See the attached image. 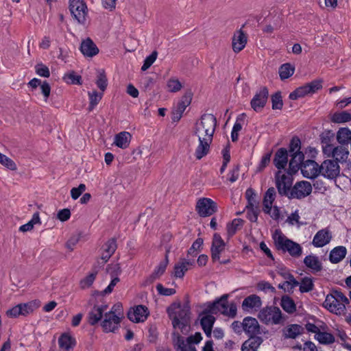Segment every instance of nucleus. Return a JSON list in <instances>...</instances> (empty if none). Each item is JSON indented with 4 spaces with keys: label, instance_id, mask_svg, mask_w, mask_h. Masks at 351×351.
I'll return each mask as SVG.
<instances>
[{
    "label": "nucleus",
    "instance_id": "338daca9",
    "mask_svg": "<svg viewBox=\"0 0 351 351\" xmlns=\"http://www.w3.org/2000/svg\"><path fill=\"white\" fill-rule=\"evenodd\" d=\"M36 73L44 77H49L50 75V72L49 68L44 65L43 64H38L36 66Z\"/></svg>",
    "mask_w": 351,
    "mask_h": 351
},
{
    "label": "nucleus",
    "instance_id": "de8ad7c7",
    "mask_svg": "<svg viewBox=\"0 0 351 351\" xmlns=\"http://www.w3.org/2000/svg\"><path fill=\"white\" fill-rule=\"evenodd\" d=\"M40 306V302L38 300L30 301L27 303H23V316L32 313Z\"/></svg>",
    "mask_w": 351,
    "mask_h": 351
},
{
    "label": "nucleus",
    "instance_id": "f3484780",
    "mask_svg": "<svg viewBox=\"0 0 351 351\" xmlns=\"http://www.w3.org/2000/svg\"><path fill=\"white\" fill-rule=\"evenodd\" d=\"M226 243L220 234L215 233L213 238L210 248L211 258L213 261H219L220 254L225 250Z\"/></svg>",
    "mask_w": 351,
    "mask_h": 351
},
{
    "label": "nucleus",
    "instance_id": "f704fd0d",
    "mask_svg": "<svg viewBox=\"0 0 351 351\" xmlns=\"http://www.w3.org/2000/svg\"><path fill=\"white\" fill-rule=\"evenodd\" d=\"M101 313V308H97V305H95L92 310L89 312L88 315V323L91 326H94L97 324L103 317Z\"/></svg>",
    "mask_w": 351,
    "mask_h": 351
},
{
    "label": "nucleus",
    "instance_id": "ea45409f",
    "mask_svg": "<svg viewBox=\"0 0 351 351\" xmlns=\"http://www.w3.org/2000/svg\"><path fill=\"white\" fill-rule=\"evenodd\" d=\"M174 341V346L176 351H197L194 346H186L184 337L179 335Z\"/></svg>",
    "mask_w": 351,
    "mask_h": 351
},
{
    "label": "nucleus",
    "instance_id": "20e7f679",
    "mask_svg": "<svg viewBox=\"0 0 351 351\" xmlns=\"http://www.w3.org/2000/svg\"><path fill=\"white\" fill-rule=\"evenodd\" d=\"M217 126V119L212 114H204L201 117L200 122L196 123L195 135L213 138Z\"/></svg>",
    "mask_w": 351,
    "mask_h": 351
},
{
    "label": "nucleus",
    "instance_id": "7ed1b4c3",
    "mask_svg": "<svg viewBox=\"0 0 351 351\" xmlns=\"http://www.w3.org/2000/svg\"><path fill=\"white\" fill-rule=\"evenodd\" d=\"M274 243L278 250L289 252L293 257H299L302 254L300 244L286 237L280 230H276L273 236Z\"/></svg>",
    "mask_w": 351,
    "mask_h": 351
},
{
    "label": "nucleus",
    "instance_id": "0e129e2a",
    "mask_svg": "<svg viewBox=\"0 0 351 351\" xmlns=\"http://www.w3.org/2000/svg\"><path fill=\"white\" fill-rule=\"evenodd\" d=\"M6 315L9 317L15 318L19 315H22V303L18 304L13 308L8 309L6 311Z\"/></svg>",
    "mask_w": 351,
    "mask_h": 351
},
{
    "label": "nucleus",
    "instance_id": "58836bf2",
    "mask_svg": "<svg viewBox=\"0 0 351 351\" xmlns=\"http://www.w3.org/2000/svg\"><path fill=\"white\" fill-rule=\"evenodd\" d=\"M331 121L335 123L349 122L351 121V114L347 111L335 112L331 117Z\"/></svg>",
    "mask_w": 351,
    "mask_h": 351
},
{
    "label": "nucleus",
    "instance_id": "09e8293b",
    "mask_svg": "<svg viewBox=\"0 0 351 351\" xmlns=\"http://www.w3.org/2000/svg\"><path fill=\"white\" fill-rule=\"evenodd\" d=\"M40 219L39 216V213L36 212L34 213L32 219L25 224H23V232L30 231L33 229L34 226L36 224H40Z\"/></svg>",
    "mask_w": 351,
    "mask_h": 351
},
{
    "label": "nucleus",
    "instance_id": "4468645a",
    "mask_svg": "<svg viewBox=\"0 0 351 351\" xmlns=\"http://www.w3.org/2000/svg\"><path fill=\"white\" fill-rule=\"evenodd\" d=\"M120 317L112 310L104 314V319L101 322V326L105 332H114L119 328Z\"/></svg>",
    "mask_w": 351,
    "mask_h": 351
},
{
    "label": "nucleus",
    "instance_id": "864d4df0",
    "mask_svg": "<svg viewBox=\"0 0 351 351\" xmlns=\"http://www.w3.org/2000/svg\"><path fill=\"white\" fill-rule=\"evenodd\" d=\"M97 272H93L80 280L81 288L86 289L90 287L95 280Z\"/></svg>",
    "mask_w": 351,
    "mask_h": 351
},
{
    "label": "nucleus",
    "instance_id": "473e14b6",
    "mask_svg": "<svg viewBox=\"0 0 351 351\" xmlns=\"http://www.w3.org/2000/svg\"><path fill=\"white\" fill-rule=\"evenodd\" d=\"M337 140L341 145H348L351 141V130L348 128H341L337 133Z\"/></svg>",
    "mask_w": 351,
    "mask_h": 351
},
{
    "label": "nucleus",
    "instance_id": "bf43d9fd",
    "mask_svg": "<svg viewBox=\"0 0 351 351\" xmlns=\"http://www.w3.org/2000/svg\"><path fill=\"white\" fill-rule=\"evenodd\" d=\"M247 209V219L252 222H256L260 213L258 206L246 208Z\"/></svg>",
    "mask_w": 351,
    "mask_h": 351
},
{
    "label": "nucleus",
    "instance_id": "e2e57ef3",
    "mask_svg": "<svg viewBox=\"0 0 351 351\" xmlns=\"http://www.w3.org/2000/svg\"><path fill=\"white\" fill-rule=\"evenodd\" d=\"M86 190V185L84 184H80L77 187H74L71 190V196L73 199L75 200L80 197V196Z\"/></svg>",
    "mask_w": 351,
    "mask_h": 351
},
{
    "label": "nucleus",
    "instance_id": "a878e982",
    "mask_svg": "<svg viewBox=\"0 0 351 351\" xmlns=\"http://www.w3.org/2000/svg\"><path fill=\"white\" fill-rule=\"evenodd\" d=\"M347 254V249L345 246L339 245L334 247L329 254L330 263L337 264L341 262Z\"/></svg>",
    "mask_w": 351,
    "mask_h": 351
},
{
    "label": "nucleus",
    "instance_id": "6ab92c4d",
    "mask_svg": "<svg viewBox=\"0 0 351 351\" xmlns=\"http://www.w3.org/2000/svg\"><path fill=\"white\" fill-rule=\"evenodd\" d=\"M242 328L247 336L261 334L258 321L252 317H246L243 319Z\"/></svg>",
    "mask_w": 351,
    "mask_h": 351
},
{
    "label": "nucleus",
    "instance_id": "3c124183",
    "mask_svg": "<svg viewBox=\"0 0 351 351\" xmlns=\"http://www.w3.org/2000/svg\"><path fill=\"white\" fill-rule=\"evenodd\" d=\"M112 280L108 285V286L103 291H97V294L100 295H104L106 294H110L112 292L114 287L116 286V285L120 281V279L117 276H114L112 274H111Z\"/></svg>",
    "mask_w": 351,
    "mask_h": 351
},
{
    "label": "nucleus",
    "instance_id": "69168bd1",
    "mask_svg": "<svg viewBox=\"0 0 351 351\" xmlns=\"http://www.w3.org/2000/svg\"><path fill=\"white\" fill-rule=\"evenodd\" d=\"M202 339V334L199 332H197L193 335H190L186 338V343L185 345L186 346H193V344L199 343Z\"/></svg>",
    "mask_w": 351,
    "mask_h": 351
},
{
    "label": "nucleus",
    "instance_id": "e433bc0d",
    "mask_svg": "<svg viewBox=\"0 0 351 351\" xmlns=\"http://www.w3.org/2000/svg\"><path fill=\"white\" fill-rule=\"evenodd\" d=\"M88 95L89 97V106L88 110L89 112H91L102 99L103 93H98L96 90H93V92H88Z\"/></svg>",
    "mask_w": 351,
    "mask_h": 351
},
{
    "label": "nucleus",
    "instance_id": "5fc2aeb1",
    "mask_svg": "<svg viewBox=\"0 0 351 351\" xmlns=\"http://www.w3.org/2000/svg\"><path fill=\"white\" fill-rule=\"evenodd\" d=\"M158 53L156 51H154L149 56L145 58L143 64L141 66V70L145 71L147 70L152 64L156 61L157 58Z\"/></svg>",
    "mask_w": 351,
    "mask_h": 351
},
{
    "label": "nucleus",
    "instance_id": "8fccbe9b",
    "mask_svg": "<svg viewBox=\"0 0 351 351\" xmlns=\"http://www.w3.org/2000/svg\"><path fill=\"white\" fill-rule=\"evenodd\" d=\"M271 108L273 110H281L283 106V101L280 92H276L271 95Z\"/></svg>",
    "mask_w": 351,
    "mask_h": 351
},
{
    "label": "nucleus",
    "instance_id": "2eb2a0df",
    "mask_svg": "<svg viewBox=\"0 0 351 351\" xmlns=\"http://www.w3.org/2000/svg\"><path fill=\"white\" fill-rule=\"evenodd\" d=\"M149 310L144 305H138L128 313V319L136 323L144 322L149 315Z\"/></svg>",
    "mask_w": 351,
    "mask_h": 351
},
{
    "label": "nucleus",
    "instance_id": "603ef678",
    "mask_svg": "<svg viewBox=\"0 0 351 351\" xmlns=\"http://www.w3.org/2000/svg\"><path fill=\"white\" fill-rule=\"evenodd\" d=\"M167 86L169 92L176 93L182 88V85L178 79L171 78L167 81Z\"/></svg>",
    "mask_w": 351,
    "mask_h": 351
},
{
    "label": "nucleus",
    "instance_id": "79ce46f5",
    "mask_svg": "<svg viewBox=\"0 0 351 351\" xmlns=\"http://www.w3.org/2000/svg\"><path fill=\"white\" fill-rule=\"evenodd\" d=\"M315 339L324 345L332 343L335 341V337L331 333L321 331L317 335H315Z\"/></svg>",
    "mask_w": 351,
    "mask_h": 351
},
{
    "label": "nucleus",
    "instance_id": "4be33fe9",
    "mask_svg": "<svg viewBox=\"0 0 351 351\" xmlns=\"http://www.w3.org/2000/svg\"><path fill=\"white\" fill-rule=\"evenodd\" d=\"M197 137L199 145L195 149V155L197 160H200L208 154L213 138L208 140V138L202 136V135H199Z\"/></svg>",
    "mask_w": 351,
    "mask_h": 351
},
{
    "label": "nucleus",
    "instance_id": "680f3d73",
    "mask_svg": "<svg viewBox=\"0 0 351 351\" xmlns=\"http://www.w3.org/2000/svg\"><path fill=\"white\" fill-rule=\"evenodd\" d=\"M280 274L286 280L285 283L292 285V287L299 285V282L295 278L293 274L289 272H280Z\"/></svg>",
    "mask_w": 351,
    "mask_h": 351
},
{
    "label": "nucleus",
    "instance_id": "c85d7f7f",
    "mask_svg": "<svg viewBox=\"0 0 351 351\" xmlns=\"http://www.w3.org/2000/svg\"><path fill=\"white\" fill-rule=\"evenodd\" d=\"M104 252L101 259L107 262L117 248V241L114 238L109 239L103 246Z\"/></svg>",
    "mask_w": 351,
    "mask_h": 351
},
{
    "label": "nucleus",
    "instance_id": "5701e85b",
    "mask_svg": "<svg viewBox=\"0 0 351 351\" xmlns=\"http://www.w3.org/2000/svg\"><path fill=\"white\" fill-rule=\"evenodd\" d=\"M248 337V339L245 341L241 346V351H256L263 342V339L259 335H253Z\"/></svg>",
    "mask_w": 351,
    "mask_h": 351
},
{
    "label": "nucleus",
    "instance_id": "a211bd4d",
    "mask_svg": "<svg viewBox=\"0 0 351 351\" xmlns=\"http://www.w3.org/2000/svg\"><path fill=\"white\" fill-rule=\"evenodd\" d=\"M80 50L87 58H93L99 52V48L90 38H86L82 41Z\"/></svg>",
    "mask_w": 351,
    "mask_h": 351
},
{
    "label": "nucleus",
    "instance_id": "bb28decb",
    "mask_svg": "<svg viewBox=\"0 0 351 351\" xmlns=\"http://www.w3.org/2000/svg\"><path fill=\"white\" fill-rule=\"evenodd\" d=\"M262 305L261 298L253 294L246 297L242 302V308L244 311L252 308H259Z\"/></svg>",
    "mask_w": 351,
    "mask_h": 351
},
{
    "label": "nucleus",
    "instance_id": "4c0bfd02",
    "mask_svg": "<svg viewBox=\"0 0 351 351\" xmlns=\"http://www.w3.org/2000/svg\"><path fill=\"white\" fill-rule=\"evenodd\" d=\"M349 154V151L348 148L341 146L335 147V153H334V156L332 158H335L334 160L341 162H346Z\"/></svg>",
    "mask_w": 351,
    "mask_h": 351
},
{
    "label": "nucleus",
    "instance_id": "1a4fd4ad",
    "mask_svg": "<svg viewBox=\"0 0 351 351\" xmlns=\"http://www.w3.org/2000/svg\"><path fill=\"white\" fill-rule=\"evenodd\" d=\"M195 210L202 217L212 215L217 210V204L210 198H201L196 204Z\"/></svg>",
    "mask_w": 351,
    "mask_h": 351
},
{
    "label": "nucleus",
    "instance_id": "0eeeda50",
    "mask_svg": "<svg viewBox=\"0 0 351 351\" xmlns=\"http://www.w3.org/2000/svg\"><path fill=\"white\" fill-rule=\"evenodd\" d=\"M69 10L79 24L85 25L88 8L84 0H69Z\"/></svg>",
    "mask_w": 351,
    "mask_h": 351
},
{
    "label": "nucleus",
    "instance_id": "4d7b16f0",
    "mask_svg": "<svg viewBox=\"0 0 351 351\" xmlns=\"http://www.w3.org/2000/svg\"><path fill=\"white\" fill-rule=\"evenodd\" d=\"M0 163L10 170L16 169V165L15 162L12 159L1 153H0Z\"/></svg>",
    "mask_w": 351,
    "mask_h": 351
},
{
    "label": "nucleus",
    "instance_id": "aec40b11",
    "mask_svg": "<svg viewBox=\"0 0 351 351\" xmlns=\"http://www.w3.org/2000/svg\"><path fill=\"white\" fill-rule=\"evenodd\" d=\"M332 234L328 228L319 230L313 237L312 244L316 247H322L330 243Z\"/></svg>",
    "mask_w": 351,
    "mask_h": 351
},
{
    "label": "nucleus",
    "instance_id": "c03bdc74",
    "mask_svg": "<svg viewBox=\"0 0 351 351\" xmlns=\"http://www.w3.org/2000/svg\"><path fill=\"white\" fill-rule=\"evenodd\" d=\"M300 291L301 293H308L311 291L314 288V284L311 278L304 277L302 279L301 282H299Z\"/></svg>",
    "mask_w": 351,
    "mask_h": 351
},
{
    "label": "nucleus",
    "instance_id": "6e6d98bb",
    "mask_svg": "<svg viewBox=\"0 0 351 351\" xmlns=\"http://www.w3.org/2000/svg\"><path fill=\"white\" fill-rule=\"evenodd\" d=\"M204 243V240L202 238H197L192 244L191 247L188 250V255L195 256L197 251L199 250Z\"/></svg>",
    "mask_w": 351,
    "mask_h": 351
},
{
    "label": "nucleus",
    "instance_id": "a18cd8bd",
    "mask_svg": "<svg viewBox=\"0 0 351 351\" xmlns=\"http://www.w3.org/2000/svg\"><path fill=\"white\" fill-rule=\"evenodd\" d=\"M95 83L97 87L101 90L102 93L106 89L108 86V80L104 71H99L97 79Z\"/></svg>",
    "mask_w": 351,
    "mask_h": 351
},
{
    "label": "nucleus",
    "instance_id": "6e6552de",
    "mask_svg": "<svg viewBox=\"0 0 351 351\" xmlns=\"http://www.w3.org/2000/svg\"><path fill=\"white\" fill-rule=\"evenodd\" d=\"M320 173L326 178L332 180L339 176L340 167L337 161L334 160H325L320 165Z\"/></svg>",
    "mask_w": 351,
    "mask_h": 351
},
{
    "label": "nucleus",
    "instance_id": "ddd939ff",
    "mask_svg": "<svg viewBox=\"0 0 351 351\" xmlns=\"http://www.w3.org/2000/svg\"><path fill=\"white\" fill-rule=\"evenodd\" d=\"M320 165L314 160L306 159L301 166L300 169L304 177L313 180L316 178L320 173Z\"/></svg>",
    "mask_w": 351,
    "mask_h": 351
},
{
    "label": "nucleus",
    "instance_id": "9b49d317",
    "mask_svg": "<svg viewBox=\"0 0 351 351\" xmlns=\"http://www.w3.org/2000/svg\"><path fill=\"white\" fill-rule=\"evenodd\" d=\"M228 295L224 294L220 298L215 300L217 312L234 317L237 315V306L234 303L228 304Z\"/></svg>",
    "mask_w": 351,
    "mask_h": 351
},
{
    "label": "nucleus",
    "instance_id": "2f4dec72",
    "mask_svg": "<svg viewBox=\"0 0 351 351\" xmlns=\"http://www.w3.org/2000/svg\"><path fill=\"white\" fill-rule=\"evenodd\" d=\"M131 135L128 132H121L117 134L114 143L120 148L125 149L129 146Z\"/></svg>",
    "mask_w": 351,
    "mask_h": 351
},
{
    "label": "nucleus",
    "instance_id": "39448f33",
    "mask_svg": "<svg viewBox=\"0 0 351 351\" xmlns=\"http://www.w3.org/2000/svg\"><path fill=\"white\" fill-rule=\"evenodd\" d=\"M177 306L180 309L177 312L174 313V315H173V313L170 311V307L168 308L167 312L169 317L172 319V325L173 328H179L182 331H183L189 325L190 309L188 307L181 308L180 304H178Z\"/></svg>",
    "mask_w": 351,
    "mask_h": 351
},
{
    "label": "nucleus",
    "instance_id": "c756f323",
    "mask_svg": "<svg viewBox=\"0 0 351 351\" xmlns=\"http://www.w3.org/2000/svg\"><path fill=\"white\" fill-rule=\"evenodd\" d=\"M280 304L282 308L289 314H293L297 310L294 300L287 295L282 296Z\"/></svg>",
    "mask_w": 351,
    "mask_h": 351
},
{
    "label": "nucleus",
    "instance_id": "13d9d810",
    "mask_svg": "<svg viewBox=\"0 0 351 351\" xmlns=\"http://www.w3.org/2000/svg\"><path fill=\"white\" fill-rule=\"evenodd\" d=\"M272 152H268L262 156L257 167V171H262L270 162Z\"/></svg>",
    "mask_w": 351,
    "mask_h": 351
},
{
    "label": "nucleus",
    "instance_id": "c9c22d12",
    "mask_svg": "<svg viewBox=\"0 0 351 351\" xmlns=\"http://www.w3.org/2000/svg\"><path fill=\"white\" fill-rule=\"evenodd\" d=\"M295 71V67L290 63H285L279 68V75L282 80L288 79L292 76Z\"/></svg>",
    "mask_w": 351,
    "mask_h": 351
},
{
    "label": "nucleus",
    "instance_id": "f257e3e1",
    "mask_svg": "<svg viewBox=\"0 0 351 351\" xmlns=\"http://www.w3.org/2000/svg\"><path fill=\"white\" fill-rule=\"evenodd\" d=\"M276 186L280 195L287 197L289 199H302L309 195L312 192V186L307 181L296 182L293 187L291 176L276 172L275 175Z\"/></svg>",
    "mask_w": 351,
    "mask_h": 351
},
{
    "label": "nucleus",
    "instance_id": "dca6fc26",
    "mask_svg": "<svg viewBox=\"0 0 351 351\" xmlns=\"http://www.w3.org/2000/svg\"><path fill=\"white\" fill-rule=\"evenodd\" d=\"M323 306L327 308L330 312L337 315H341L346 311V306L344 304L339 302L332 294H328L324 302Z\"/></svg>",
    "mask_w": 351,
    "mask_h": 351
},
{
    "label": "nucleus",
    "instance_id": "9d476101",
    "mask_svg": "<svg viewBox=\"0 0 351 351\" xmlns=\"http://www.w3.org/2000/svg\"><path fill=\"white\" fill-rule=\"evenodd\" d=\"M192 93L186 92L178 101L176 107L173 108L171 112V120L173 122H178L182 118L183 112L189 106L192 100Z\"/></svg>",
    "mask_w": 351,
    "mask_h": 351
},
{
    "label": "nucleus",
    "instance_id": "cd10ccee",
    "mask_svg": "<svg viewBox=\"0 0 351 351\" xmlns=\"http://www.w3.org/2000/svg\"><path fill=\"white\" fill-rule=\"evenodd\" d=\"M58 344L63 351H71L76 344L75 339L67 333H63L58 339Z\"/></svg>",
    "mask_w": 351,
    "mask_h": 351
},
{
    "label": "nucleus",
    "instance_id": "b1692460",
    "mask_svg": "<svg viewBox=\"0 0 351 351\" xmlns=\"http://www.w3.org/2000/svg\"><path fill=\"white\" fill-rule=\"evenodd\" d=\"M247 43V36L241 29L234 33L232 38V49L234 52L241 51Z\"/></svg>",
    "mask_w": 351,
    "mask_h": 351
},
{
    "label": "nucleus",
    "instance_id": "7c9ffc66",
    "mask_svg": "<svg viewBox=\"0 0 351 351\" xmlns=\"http://www.w3.org/2000/svg\"><path fill=\"white\" fill-rule=\"evenodd\" d=\"M303 331L304 328L302 326L296 324H290L284 329V335L287 339H295Z\"/></svg>",
    "mask_w": 351,
    "mask_h": 351
},
{
    "label": "nucleus",
    "instance_id": "423d86ee",
    "mask_svg": "<svg viewBox=\"0 0 351 351\" xmlns=\"http://www.w3.org/2000/svg\"><path fill=\"white\" fill-rule=\"evenodd\" d=\"M258 317L266 324H279L282 320V314L278 307L270 306L262 308L258 313Z\"/></svg>",
    "mask_w": 351,
    "mask_h": 351
},
{
    "label": "nucleus",
    "instance_id": "052dcab7",
    "mask_svg": "<svg viewBox=\"0 0 351 351\" xmlns=\"http://www.w3.org/2000/svg\"><path fill=\"white\" fill-rule=\"evenodd\" d=\"M156 287L158 293L161 295L170 296V295H174L176 292L175 289L165 288L160 283H158Z\"/></svg>",
    "mask_w": 351,
    "mask_h": 351
},
{
    "label": "nucleus",
    "instance_id": "393cba45",
    "mask_svg": "<svg viewBox=\"0 0 351 351\" xmlns=\"http://www.w3.org/2000/svg\"><path fill=\"white\" fill-rule=\"evenodd\" d=\"M304 264L310 269L312 272H319L322 269V264L319 257L315 254H310L304 258Z\"/></svg>",
    "mask_w": 351,
    "mask_h": 351
},
{
    "label": "nucleus",
    "instance_id": "37998d69",
    "mask_svg": "<svg viewBox=\"0 0 351 351\" xmlns=\"http://www.w3.org/2000/svg\"><path fill=\"white\" fill-rule=\"evenodd\" d=\"M245 197L247 200L246 208L258 206V202L256 200V194L253 189L249 188L246 190Z\"/></svg>",
    "mask_w": 351,
    "mask_h": 351
},
{
    "label": "nucleus",
    "instance_id": "49530a36",
    "mask_svg": "<svg viewBox=\"0 0 351 351\" xmlns=\"http://www.w3.org/2000/svg\"><path fill=\"white\" fill-rule=\"evenodd\" d=\"M202 316L200 319V324L202 328H213L215 322V317L212 315H206L202 313L199 315Z\"/></svg>",
    "mask_w": 351,
    "mask_h": 351
},
{
    "label": "nucleus",
    "instance_id": "412c9836",
    "mask_svg": "<svg viewBox=\"0 0 351 351\" xmlns=\"http://www.w3.org/2000/svg\"><path fill=\"white\" fill-rule=\"evenodd\" d=\"M288 156V149L285 147L278 149L275 153L273 163L278 171H281L280 170L284 169L287 165Z\"/></svg>",
    "mask_w": 351,
    "mask_h": 351
},
{
    "label": "nucleus",
    "instance_id": "774afa93",
    "mask_svg": "<svg viewBox=\"0 0 351 351\" xmlns=\"http://www.w3.org/2000/svg\"><path fill=\"white\" fill-rule=\"evenodd\" d=\"M276 192V189L274 187L269 188L264 195L263 201L267 202L269 204H273L275 200Z\"/></svg>",
    "mask_w": 351,
    "mask_h": 351
},
{
    "label": "nucleus",
    "instance_id": "a19ab883",
    "mask_svg": "<svg viewBox=\"0 0 351 351\" xmlns=\"http://www.w3.org/2000/svg\"><path fill=\"white\" fill-rule=\"evenodd\" d=\"M63 80L69 84L81 85L82 84L81 75L73 71L64 74Z\"/></svg>",
    "mask_w": 351,
    "mask_h": 351
},
{
    "label": "nucleus",
    "instance_id": "72a5a7b5",
    "mask_svg": "<svg viewBox=\"0 0 351 351\" xmlns=\"http://www.w3.org/2000/svg\"><path fill=\"white\" fill-rule=\"evenodd\" d=\"M244 223V221L240 218L234 219L230 223H228L226 226L227 234L228 237H232L238 230H240Z\"/></svg>",
    "mask_w": 351,
    "mask_h": 351
},
{
    "label": "nucleus",
    "instance_id": "f03ea898",
    "mask_svg": "<svg viewBox=\"0 0 351 351\" xmlns=\"http://www.w3.org/2000/svg\"><path fill=\"white\" fill-rule=\"evenodd\" d=\"M301 141L298 136H294L290 140L288 146V154L291 157V160L289 162L287 176H292L298 172L306 160L304 154L301 151Z\"/></svg>",
    "mask_w": 351,
    "mask_h": 351
},
{
    "label": "nucleus",
    "instance_id": "f8f14e48",
    "mask_svg": "<svg viewBox=\"0 0 351 351\" xmlns=\"http://www.w3.org/2000/svg\"><path fill=\"white\" fill-rule=\"evenodd\" d=\"M269 91L266 86L262 87L256 92L250 101L252 108L256 112H260L267 104Z\"/></svg>",
    "mask_w": 351,
    "mask_h": 351
}]
</instances>
